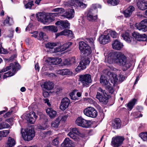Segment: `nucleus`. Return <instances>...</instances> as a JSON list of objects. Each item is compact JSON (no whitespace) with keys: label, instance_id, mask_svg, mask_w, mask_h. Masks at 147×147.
<instances>
[{"label":"nucleus","instance_id":"f257e3e1","mask_svg":"<svg viewBox=\"0 0 147 147\" xmlns=\"http://www.w3.org/2000/svg\"><path fill=\"white\" fill-rule=\"evenodd\" d=\"M107 58V61L111 63L113 62L122 67L124 71L129 68L131 65L130 60L120 52H109L105 59Z\"/></svg>","mask_w":147,"mask_h":147},{"label":"nucleus","instance_id":"f03ea898","mask_svg":"<svg viewBox=\"0 0 147 147\" xmlns=\"http://www.w3.org/2000/svg\"><path fill=\"white\" fill-rule=\"evenodd\" d=\"M78 81L79 84H81L83 87H88L92 82L91 76L89 74L80 75Z\"/></svg>","mask_w":147,"mask_h":147},{"label":"nucleus","instance_id":"7ed1b4c3","mask_svg":"<svg viewBox=\"0 0 147 147\" xmlns=\"http://www.w3.org/2000/svg\"><path fill=\"white\" fill-rule=\"evenodd\" d=\"M101 6L100 5L97 4H93L91 9L89 10L87 15L88 19L90 21H94L96 20L97 18V16L94 15L95 13L97 12L96 9L97 8H101Z\"/></svg>","mask_w":147,"mask_h":147},{"label":"nucleus","instance_id":"20e7f679","mask_svg":"<svg viewBox=\"0 0 147 147\" xmlns=\"http://www.w3.org/2000/svg\"><path fill=\"white\" fill-rule=\"evenodd\" d=\"M36 17L38 21L45 24H49L54 20V19L50 15L43 13H38L36 14Z\"/></svg>","mask_w":147,"mask_h":147},{"label":"nucleus","instance_id":"39448f33","mask_svg":"<svg viewBox=\"0 0 147 147\" xmlns=\"http://www.w3.org/2000/svg\"><path fill=\"white\" fill-rule=\"evenodd\" d=\"M21 133L24 139L28 141L32 140L34 136V129L24 130L21 128Z\"/></svg>","mask_w":147,"mask_h":147},{"label":"nucleus","instance_id":"423d86ee","mask_svg":"<svg viewBox=\"0 0 147 147\" xmlns=\"http://www.w3.org/2000/svg\"><path fill=\"white\" fill-rule=\"evenodd\" d=\"M79 45V49L83 54L88 55L91 53V47L85 42L80 41Z\"/></svg>","mask_w":147,"mask_h":147},{"label":"nucleus","instance_id":"0eeeda50","mask_svg":"<svg viewBox=\"0 0 147 147\" xmlns=\"http://www.w3.org/2000/svg\"><path fill=\"white\" fill-rule=\"evenodd\" d=\"M79 45V49L83 54L88 55L91 53V47L85 42L80 41Z\"/></svg>","mask_w":147,"mask_h":147},{"label":"nucleus","instance_id":"6e6552de","mask_svg":"<svg viewBox=\"0 0 147 147\" xmlns=\"http://www.w3.org/2000/svg\"><path fill=\"white\" fill-rule=\"evenodd\" d=\"M90 61L88 58H84L80 61L79 64L76 69V71L78 72L82 71L86 67V66L89 65Z\"/></svg>","mask_w":147,"mask_h":147},{"label":"nucleus","instance_id":"1a4fd4ad","mask_svg":"<svg viewBox=\"0 0 147 147\" xmlns=\"http://www.w3.org/2000/svg\"><path fill=\"white\" fill-rule=\"evenodd\" d=\"M83 112L84 114L87 116L92 118H95L98 114L96 110L91 107H89L85 109Z\"/></svg>","mask_w":147,"mask_h":147},{"label":"nucleus","instance_id":"9d476101","mask_svg":"<svg viewBox=\"0 0 147 147\" xmlns=\"http://www.w3.org/2000/svg\"><path fill=\"white\" fill-rule=\"evenodd\" d=\"M75 123L78 125L86 128L89 127L91 125L90 121L85 120L81 117L76 119Z\"/></svg>","mask_w":147,"mask_h":147},{"label":"nucleus","instance_id":"9b49d317","mask_svg":"<svg viewBox=\"0 0 147 147\" xmlns=\"http://www.w3.org/2000/svg\"><path fill=\"white\" fill-rule=\"evenodd\" d=\"M67 135L71 138L77 142L79 141L80 140L79 136H81V134L78 129L76 128H73Z\"/></svg>","mask_w":147,"mask_h":147},{"label":"nucleus","instance_id":"f8f14e48","mask_svg":"<svg viewBox=\"0 0 147 147\" xmlns=\"http://www.w3.org/2000/svg\"><path fill=\"white\" fill-rule=\"evenodd\" d=\"M124 138L120 136H117L112 138L111 145L113 147H119L121 145Z\"/></svg>","mask_w":147,"mask_h":147},{"label":"nucleus","instance_id":"ddd939ff","mask_svg":"<svg viewBox=\"0 0 147 147\" xmlns=\"http://www.w3.org/2000/svg\"><path fill=\"white\" fill-rule=\"evenodd\" d=\"M135 26L138 30L145 32L147 31V19L142 20L140 23H137Z\"/></svg>","mask_w":147,"mask_h":147},{"label":"nucleus","instance_id":"4468645a","mask_svg":"<svg viewBox=\"0 0 147 147\" xmlns=\"http://www.w3.org/2000/svg\"><path fill=\"white\" fill-rule=\"evenodd\" d=\"M104 73L105 74L109 77V79L111 80V82L113 83V84L117 82L118 78L116 74H113L108 70H105Z\"/></svg>","mask_w":147,"mask_h":147},{"label":"nucleus","instance_id":"2eb2a0df","mask_svg":"<svg viewBox=\"0 0 147 147\" xmlns=\"http://www.w3.org/2000/svg\"><path fill=\"white\" fill-rule=\"evenodd\" d=\"M12 68V72H16L20 69V65L19 64L16 62L14 63H11L9 66L7 67L6 68H4L1 70V72H5Z\"/></svg>","mask_w":147,"mask_h":147},{"label":"nucleus","instance_id":"dca6fc26","mask_svg":"<svg viewBox=\"0 0 147 147\" xmlns=\"http://www.w3.org/2000/svg\"><path fill=\"white\" fill-rule=\"evenodd\" d=\"M132 35L137 40L139 41L147 40V36L145 34H140L138 32H134L132 33Z\"/></svg>","mask_w":147,"mask_h":147},{"label":"nucleus","instance_id":"f3484780","mask_svg":"<svg viewBox=\"0 0 147 147\" xmlns=\"http://www.w3.org/2000/svg\"><path fill=\"white\" fill-rule=\"evenodd\" d=\"M137 6L140 10H143L147 9V2L145 0H136Z\"/></svg>","mask_w":147,"mask_h":147},{"label":"nucleus","instance_id":"a211bd4d","mask_svg":"<svg viewBox=\"0 0 147 147\" xmlns=\"http://www.w3.org/2000/svg\"><path fill=\"white\" fill-rule=\"evenodd\" d=\"M70 102L69 99L67 98H64L61 101L60 109L63 111L65 110L68 107Z\"/></svg>","mask_w":147,"mask_h":147},{"label":"nucleus","instance_id":"6ab92c4d","mask_svg":"<svg viewBox=\"0 0 147 147\" xmlns=\"http://www.w3.org/2000/svg\"><path fill=\"white\" fill-rule=\"evenodd\" d=\"M96 98L98 99L99 101L104 104H106L108 101V96L107 94H104L101 95L99 92H97L96 96Z\"/></svg>","mask_w":147,"mask_h":147},{"label":"nucleus","instance_id":"aec40b11","mask_svg":"<svg viewBox=\"0 0 147 147\" xmlns=\"http://www.w3.org/2000/svg\"><path fill=\"white\" fill-rule=\"evenodd\" d=\"M98 40L100 44H105L110 41V38L108 34L102 35L98 38Z\"/></svg>","mask_w":147,"mask_h":147},{"label":"nucleus","instance_id":"412c9836","mask_svg":"<svg viewBox=\"0 0 147 147\" xmlns=\"http://www.w3.org/2000/svg\"><path fill=\"white\" fill-rule=\"evenodd\" d=\"M123 43L117 39L114 40L112 42V47L114 49L120 50L123 47Z\"/></svg>","mask_w":147,"mask_h":147},{"label":"nucleus","instance_id":"4be33fe9","mask_svg":"<svg viewBox=\"0 0 147 147\" xmlns=\"http://www.w3.org/2000/svg\"><path fill=\"white\" fill-rule=\"evenodd\" d=\"M37 117L35 113L33 111L27 115V120L29 123L33 124L35 122Z\"/></svg>","mask_w":147,"mask_h":147},{"label":"nucleus","instance_id":"5701e85b","mask_svg":"<svg viewBox=\"0 0 147 147\" xmlns=\"http://www.w3.org/2000/svg\"><path fill=\"white\" fill-rule=\"evenodd\" d=\"M54 85L53 82L50 81L45 82L41 85L42 88L48 90H52L54 87Z\"/></svg>","mask_w":147,"mask_h":147},{"label":"nucleus","instance_id":"b1692460","mask_svg":"<svg viewBox=\"0 0 147 147\" xmlns=\"http://www.w3.org/2000/svg\"><path fill=\"white\" fill-rule=\"evenodd\" d=\"M75 14L74 10L73 9H68L66 10V12L63 16L66 18L71 19L73 18Z\"/></svg>","mask_w":147,"mask_h":147},{"label":"nucleus","instance_id":"393cba45","mask_svg":"<svg viewBox=\"0 0 147 147\" xmlns=\"http://www.w3.org/2000/svg\"><path fill=\"white\" fill-rule=\"evenodd\" d=\"M73 33L71 31L69 30L65 29L55 34L56 38L59 36L67 35L68 36L72 37L73 36Z\"/></svg>","mask_w":147,"mask_h":147},{"label":"nucleus","instance_id":"a878e982","mask_svg":"<svg viewBox=\"0 0 147 147\" xmlns=\"http://www.w3.org/2000/svg\"><path fill=\"white\" fill-rule=\"evenodd\" d=\"M134 9L135 8L133 6H130L126 9L123 12V13L126 17H129Z\"/></svg>","mask_w":147,"mask_h":147},{"label":"nucleus","instance_id":"bb28decb","mask_svg":"<svg viewBox=\"0 0 147 147\" xmlns=\"http://www.w3.org/2000/svg\"><path fill=\"white\" fill-rule=\"evenodd\" d=\"M71 5H73L74 6H78L80 7V8L83 9L86 8L87 6V4L84 3L79 0H75V2L74 3L72 2Z\"/></svg>","mask_w":147,"mask_h":147},{"label":"nucleus","instance_id":"cd10ccee","mask_svg":"<svg viewBox=\"0 0 147 147\" xmlns=\"http://www.w3.org/2000/svg\"><path fill=\"white\" fill-rule=\"evenodd\" d=\"M55 24L57 25H60V27L63 29L68 28L69 26V24L67 21H57Z\"/></svg>","mask_w":147,"mask_h":147},{"label":"nucleus","instance_id":"c85d7f7f","mask_svg":"<svg viewBox=\"0 0 147 147\" xmlns=\"http://www.w3.org/2000/svg\"><path fill=\"white\" fill-rule=\"evenodd\" d=\"M76 62V58L74 57L68 59H65L64 62V64L65 65L70 66L74 64Z\"/></svg>","mask_w":147,"mask_h":147},{"label":"nucleus","instance_id":"c756f323","mask_svg":"<svg viewBox=\"0 0 147 147\" xmlns=\"http://www.w3.org/2000/svg\"><path fill=\"white\" fill-rule=\"evenodd\" d=\"M46 112L51 118L55 117L57 115V112L52 108H49L46 109Z\"/></svg>","mask_w":147,"mask_h":147},{"label":"nucleus","instance_id":"7c9ffc66","mask_svg":"<svg viewBox=\"0 0 147 147\" xmlns=\"http://www.w3.org/2000/svg\"><path fill=\"white\" fill-rule=\"evenodd\" d=\"M121 121L119 118L115 119L113 122L112 126L115 129H117L119 128L121 125Z\"/></svg>","mask_w":147,"mask_h":147},{"label":"nucleus","instance_id":"2f4dec72","mask_svg":"<svg viewBox=\"0 0 147 147\" xmlns=\"http://www.w3.org/2000/svg\"><path fill=\"white\" fill-rule=\"evenodd\" d=\"M121 36L124 40L126 41L128 43H130L131 42L132 38L130 37L129 33L127 32H125L123 33L121 35Z\"/></svg>","mask_w":147,"mask_h":147},{"label":"nucleus","instance_id":"473e14b6","mask_svg":"<svg viewBox=\"0 0 147 147\" xmlns=\"http://www.w3.org/2000/svg\"><path fill=\"white\" fill-rule=\"evenodd\" d=\"M58 73L62 75H71L72 74L70 70L67 69L60 70L58 71Z\"/></svg>","mask_w":147,"mask_h":147},{"label":"nucleus","instance_id":"72a5a7b5","mask_svg":"<svg viewBox=\"0 0 147 147\" xmlns=\"http://www.w3.org/2000/svg\"><path fill=\"white\" fill-rule=\"evenodd\" d=\"M100 82L103 86H105L106 87L109 86V85H110L108 81L104 76L102 75L101 76Z\"/></svg>","mask_w":147,"mask_h":147},{"label":"nucleus","instance_id":"f704fd0d","mask_svg":"<svg viewBox=\"0 0 147 147\" xmlns=\"http://www.w3.org/2000/svg\"><path fill=\"white\" fill-rule=\"evenodd\" d=\"M72 142L69 138H66L63 143L61 144V146L62 147H67L71 146H72Z\"/></svg>","mask_w":147,"mask_h":147},{"label":"nucleus","instance_id":"c9c22d12","mask_svg":"<svg viewBox=\"0 0 147 147\" xmlns=\"http://www.w3.org/2000/svg\"><path fill=\"white\" fill-rule=\"evenodd\" d=\"M43 28L53 32H56L58 30L57 27L54 26H45Z\"/></svg>","mask_w":147,"mask_h":147},{"label":"nucleus","instance_id":"e433bc0d","mask_svg":"<svg viewBox=\"0 0 147 147\" xmlns=\"http://www.w3.org/2000/svg\"><path fill=\"white\" fill-rule=\"evenodd\" d=\"M72 44V43L71 42H66L62 45H61L60 46L61 51H63L68 48L70 46H71Z\"/></svg>","mask_w":147,"mask_h":147},{"label":"nucleus","instance_id":"4c0bfd02","mask_svg":"<svg viewBox=\"0 0 147 147\" xmlns=\"http://www.w3.org/2000/svg\"><path fill=\"white\" fill-rule=\"evenodd\" d=\"M137 101L136 99H134L132 100H131L127 105V106L128 108V109L129 110H131L134 106L136 102Z\"/></svg>","mask_w":147,"mask_h":147},{"label":"nucleus","instance_id":"58836bf2","mask_svg":"<svg viewBox=\"0 0 147 147\" xmlns=\"http://www.w3.org/2000/svg\"><path fill=\"white\" fill-rule=\"evenodd\" d=\"M61 120V118L59 117L57 118L55 120L52 122L51 124L52 127L55 128H57L58 126L60 121Z\"/></svg>","mask_w":147,"mask_h":147},{"label":"nucleus","instance_id":"ea45409f","mask_svg":"<svg viewBox=\"0 0 147 147\" xmlns=\"http://www.w3.org/2000/svg\"><path fill=\"white\" fill-rule=\"evenodd\" d=\"M7 144L13 147L16 144L15 141L13 138L9 137L8 138Z\"/></svg>","mask_w":147,"mask_h":147},{"label":"nucleus","instance_id":"a19ab883","mask_svg":"<svg viewBox=\"0 0 147 147\" xmlns=\"http://www.w3.org/2000/svg\"><path fill=\"white\" fill-rule=\"evenodd\" d=\"M119 2V0H107L108 4L115 6L117 5Z\"/></svg>","mask_w":147,"mask_h":147},{"label":"nucleus","instance_id":"79ce46f5","mask_svg":"<svg viewBox=\"0 0 147 147\" xmlns=\"http://www.w3.org/2000/svg\"><path fill=\"white\" fill-rule=\"evenodd\" d=\"M13 23V20L12 18L8 17L4 22V24L5 25L8 24L9 25H11Z\"/></svg>","mask_w":147,"mask_h":147},{"label":"nucleus","instance_id":"37998d69","mask_svg":"<svg viewBox=\"0 0 147 147\" xmlns=\"http://www.w3.org/2000/svg\"><path fill=\"white\" fill-rule=\"evenodd\" d=\"M139 136L143 141H146L147 140V132H142Z\"/></svg>","mask_w":147,"mask_h":147},{"label":"nucleus","instance_id":"c03bdc74","mask_svg":"<svg viewBox=\"0 0 147 147\" xmlns=\"http://www.w3.org/2000/svg\"><path fill=\"white\" fill-rule=\"evenodd\" d=\"M52 11L57 12L59 14L63 13L65 11V10L62 8H57L53 9Z\"/></svg>","mask_w":147,"mask_h":147},{"label":"nucleus","instance_id":"a18cd8bd","mask_svg":"<svg viewBox=\"0 0 147 147\" xmlns=\"http://www.w3.org/2000/svg\"><path fill=\"white\" fill-rule=\"evenodd\" d=\"M62 61L61 59L57 58H53V65H57L60 64Z\"/></svg>","mask_w":147,"mask_h":147},{"label":"nucleus","instance_id":"49530a36","mask_svg":"<svg viewBox=\"0 0 147 147\" xmlns=\"http://www.w3.org/2000/svg\"><path fill=\"white\" fill-rule=\"evenodd\" d=\"M57 46V44L54 43H48L45 45V47L47 48L52 49L55 47Z\"/></svg>","mask_w":147,"mask_h":147},{"label":"nucleus","instance_id":"de8ad7c7","mask_svg":"<svg viewBox=\"0 0 147 147\" xmlns=\"http://www.w3.org/2000/svg\"><path fill=\"white\" fill-rule=\"evenodd\" d=\"M15 72H11V71H9L5 73L3 76V78L4 79L7 77L13 76L15 74Z\"/></svg>","mask_w":147,"mask_h":147},{"label":"nucleus","instance_id":"09e8293b","mask_svg":"<svg viewBox=\"0 0 147 147\" xmlns=\"http://www.w3.org/2000/svg\"><path fill=\"white\" fill-rule=\"evenodd\" d=\"M52 132L51 131H45L41 133L40 136L43 138H45L47 136H49L51 134Z\"/></svg>","mask_w":147,"mask_h":147},{"label":"nucleus","instance_id":"8fccbe9b","mask_svg":"<svg viewBox=\"0 0 147 147\" xmlns=\"http://www.w3.org/2000/svg\"><path fill=\"white\" fill-rule=\"evenodd\" d=\"M109 33L111 37L113 38H117L118 36V34L114 31H110Z\"/></svg>","mask_w":147,"mask_h":147},{"label":"nucleus","instance_id":"3c124183","mask_svg":"<svg viewBox=\"0 0 147 147\" xmlns=\"http://www.w3.org/2000/svg\"><path fill=\"white\" fill-rule=\"evenodd\" d=\"M0 132L3 138L6 137L9 134V130H3Z\"/></svg>","mask_w":147,"mask_h":147},{"label":"nucleus","instance_id":"603ef678","mask_svg":"<svg viewBox=\"0 0 147 147\" xmlns=\"http://www.w3.org/2000/svg\"><path fill=\"white\" fill-rule=\"evenodd\" d=\"M33 1H31L29 2L27 4L25 5V7L26 9H31L32 6L33 5Z\"/></svg>","mask_w":147,"mask_h":147},{"label":"nucleus","instance_id":"864d4df0","mask_svg":"<svg viewBox=\"0 0 147 147\" xmlns=\"http://www.w3.org/2000/svg\"><path fill=\"white\" fill-rule=\"evenodd\" d=\"M9 126V125L8 124L2 123L0 124V130L5 128H8Z\"/></svg>","mask_w":147,"mask_h":147},{"label":"nucleus","instance_id":"5fc2aeb1","mask_svg":"<svg viewBox=\"0 0 147 147\" xmlns=\"http://www.w3.org/2000/svg\"><path fill=\"white\" fill-rule=\"evenodd\" d=\"M69 96L73 100H76L78 99L75 93V92H72L69 94Z\"/></svg>","mask_w":147,"mask_h":147},{"label":"nucleus","instance_id":"6e6d98bb","mask_svg":"<svg viewBox=\"0 0 147 147\" xmlns=\"http://www.w3.org/2000/svg\"><path fill=\"white\" fill-rule=\"evenodd\" d=\"M59 138L57 137L53 140L52 143L53 145L57 146L59 144Z\"/></svg>","mask_w":147,"mask_h":147},{"label":"nucleus","instance_id":"4d7b16f0","mask_svg":"<svg viewBox=\"0 0 147 147\" xmlns=\"http://www.w3.org/2000/svg\"><path fill=\"white\" fill-rule=\"evenodd\" d=\"M88 42L91 45V48L92 49H94L95 48L94 45V40L93 39L90 38L88 39Z\"/></svg>","mask_w":147,"mask_h":147},{"label":"nucleus","instance_id":"13d9d810","mask_svg":"<svg viewBox=\"0 0 147 147\" xmlns=\"http://www.w3.org/2000/svg\"><path fill=\"white\" fill-rule=\"evenodd\" d=\"M39 36L40 39H43V40H45V38H47V36L45 34L42 32L39 33Z\"/></svg>","mask_w":147,"mask_h":147},{"label":"nucleus","instance_id":"bf43d9fd","mask_svg":"<svg viewBox=\"0 0 147 147\" xmlns=\"http://www.w3.org/2000/svg\"><path fill=\"white\" fill-rule=\"evenodd\" d=\"M48 127V126L47 125V123H45L44 125H40L38 127L39 129L42 130H45Z\"/></svg>","mask_w":147,"mask_h":147},{"label":"nucleus","instance_id":"052dcab7","mask_svg":"<svg viewBox=\"0 0 147 147\" xmlns=\"http://www.w3.org/2000/svg\"><path fill=\"white\" fill-rule=\"evenodd\" d=\"M53 57H48L46 60V61L49 65H53Z\"/></svg>","mask_w":147,"mask_h":147},{"label":"nucleus","instance_id":"680f3d73","mask_svg":"<svg viewBox=\"0 0 147 147\" xmlns=\"http://www.w3.org/2000/svg\"><path fill=\"white\" fill-rule=\"evenodd\" d=\"M84 101L87 102H88L92 104L93 103L94 101L93 100L90 98H84Z\"/></svg>","mask_w":147,"mask_h":147},{"label":"nucleus","instance_id":"e2e57ef3","mask_svg":"<svg viewBox=\"0 0 147 147\" xmlns=\"http://www.w3.org/2000/svg\"><path fill=\"white\" fill-rule=\"evenodd\" d=\"M119 80L121 82H122L126 78V77L120 74L119 75Z\"/></svg>","mask_w":147,"mask_h":147},{"label":"nucleus","instance_id":"0e129e2a","mask_svg":"<svg viewBox=\"0 0 147 147\" xmlns=\"http://www.w3.org/2000/svg\"><path fill=\"white\" fill-rule=\"evenodd\" d=\"M37 114L40 116L41 119L45 118L46 117L45 115L41 112H37Z\"/></svg>","mask_w":147,"mask_h":147},{"label":"nucleus","instance_id":"69168bd1","mask_svg":"<svg viewBox=\"0 0 147 147\" xmlns=\"http://www.w3.org/2000/svg\"><path fill=\"white\" fill-rule=\"evenodd\" d=\"M4 49L2 47V43L0 42V53H5Z\"/></svg>","mask_w":147,"mask_h":147},{"label":"nucleus","instance_id":"338daca9","mask_svg":"<svg viewBox=\"0 0 147 147\" xmlns=\"http://www.w3.org/2000/svg\"><path fill=\"white\" fill-rule=\"evenodd\" d=\"M68 117V115H65L63 116L61 118V120H62V121H65L66 120Z\"/></svg>","mask_w":147,"mask_h":147},{"label":"nucleus","instance_id":"774afa93","mask_svg":"<svg viewBox=\"0 0 147 147\" xmlns=\"http://www.w3.org/2000/svg\"><path fill=\"white\" fill-rule=\"evenodd\" d=\"M32 36L35 38H36L38 36V32L37 31H35L32 33Z\"/></svg>","mask_w":147,"mask_h":147}]
</instances>
